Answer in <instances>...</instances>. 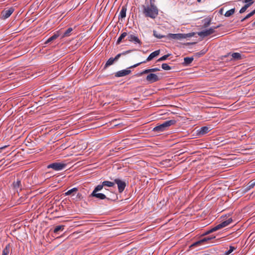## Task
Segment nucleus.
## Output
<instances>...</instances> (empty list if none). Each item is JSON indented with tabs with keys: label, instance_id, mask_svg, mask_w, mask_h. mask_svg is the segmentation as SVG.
I'll return each mask as SVG.
<instances>
[{
	"label": "nucleus",
	"instance_id": "nucleus-17",
	"mask_svg": "<svg viewBox=\"0 0 255 255\" xmlns=\"http://www.w3.org/2000/svg\"><path fill=\"white\" fill-rule=\"evenodd\" d=\"M115 185V181L114 182L109 181H104L102 182L101 184L98 185V186L102 187L103 189L104 186H107L109 187H114Z\"/></svg>",
	"mask_w": 255,
	"mask_h": 255
},
{
	"label": "nucleus",
	"instance_id": "nucleus-24",
	"mask_svg": "<svg viewBox=\"0 0 255 255\" xmlns=\"http://www.w3.org/2000/svg\"><path fill=\"white\" fill-rule=\"evenodd\" d=\"M115 61L113 57L109 58L105 65L104 69H106L109 66L113 64Z\"/></svg>",
	"mask_w": 255,
	"mask_h": 255
},
{
	"label": "nucleus",
	"instance_id": "nucleus-19",
	"mask_svg": "<svg viewBox=\"0 0 255 255\" xmlns=\"http://www.w3.org/2000/svg\"><path fill=\"white\" fill-rule=\"evenodd\" d=\"M209 128L207 127H203L201 128L198 131V134L199 135H203L209 132Z\"/></svg>",
	"mask_w": 255,
	"mask_h": 255
},
{
	"label": "nucleus",
	"instance_id": "nucleus-8",
	"mask_svg": "<svg viewBox=\"0 0 255 255\" xmlns=\"http://www.w3.org/2000/svg\"><path fill=\"white\" fill-rule=\"evenodd\" d=\"M66 166V164L61 162H54L49 164L47 168H52L55 171H60L64 169Z\"/></svg>",
	"mask_w": 255,
	"mask_h": 255
},
{
	"label": "nucleus",
	"instance_id": "nucleus-35",
	"mask_svg": "<svg viewBox=\"0 0 255 255\" xmlns=\"http://www.w3.org/2000/svg\"><path fill=\"white\" fill-rule=\"evenodd\" d=\"M161 67L165 70H170L171 69V67L167 63H163L161 65Z\"/></svg>",
	"mask_w": 255,
	"mask_h": 255
},
{
	"label": "nucleus",
	"instance_id": "nucleus-30",
	"mask_svg": "<svg viewBox=\"0 0 255 255\" xmlns=\"http://www.w3.org/2000/svg\"><path fill=\"white\" fill-rule=\"evenodd\" d=\"M232 56L234 59H235L236 60H239V59H241V55L239 53H237V52L233 53L232 54Z\"/></svg>",
	"mask_w": 255,
	"mask_h": 255
},
{
	"label": "nucleus",
	"instance_id": "nucleus-37",
	"mask_svg": "<svg viewBox=\"0 0 255 255\" xmlns=\"http://www.w3.org/2000/svg\"><path fill=\"white\" fill-rule=\"evenodd\" d=\"M78 190L77 188H73L69 190H68L67 192L65 193L66 195H69L72 194L74 192H76Z\"/></svg>",
	"mask_w": 255,
	"mask_h": 255
},
{
	"label": "nucleus",
	"instance_id": "nucleus-21",
	"mask_svg": "<svg viewBox=\"0 0 255 255\" xmlns=\"http://www.w3.org/2000/svg\"><path fill=\"white\" fill-rule=\"evenodd\" d=\"M128 33L126 32H123L120 37L118 38L116 44L117 45L119 44L122 41L123 39H124L127 36H128Z\"/></svg>",
	"mask_w": 255,
	"mask_h": 255
},
{
	"label": "nucleus",
	"instance_id": "nucleus-10",
	"mask_svg": "<svg viewBox=\"0 0 255 255\" xmlns=\"http://www.w3.org/2000/svg\"><path fill=\"white\" fill-rule=\"evenodd\" d=\"M128 39L129 42H133L134 44H142L141 41L139 40L137 36L133 33H128Z\"/></svg>",
	"mask_w": 255,
	"mask_h": 255
},
{
	"label": "nucleus",
	"instance_id": "nucleus-22",
	"mask_svg": "<svg viewBox=\"0 0 255 255\" xmlns=\"http://www.w3.org/2000/svg\"><path fill=\"white\" fill-rule=\"evenodd\" d=\"M193 57H186L184 58V63L183 64L185 65H189L190 64L192 63V62L193 61Z\"/></svg>",
	"mask_w": 255,
	"mask_h": 255
},
{
	"label": "nucleus",
	"instance_id": "nucleus-32",
	"mask_svg": "<svg viewBox=\"0 0 255 255\" xmlns=\"http://www.w3.org/2000/svg\"><path fill=\"white\" fill-rule=\"evenodd\" d=\"M255 14V9L254 10H253L252 12H251L250 13L247 14L244 18H243L241 20V21H244V20L250 18V17L253 16Z\"/></svg>",
	"mask_w": 255,
	"mask_h": 255
},
{
	"label": "nucleus",
	"instance_id": "nucleus-11",
	"mask_svg": "<svg viewBox=\"0 0 255 255\" xmlns=\"http://www.w3.org/2000/svg\"><path fill=\"white\" fill-rule=\"evenodd\" d=\"M13 11L14 8L13 7H10L7 9H5L3 10L1 12V18L3 19L7 18L10 16Z\"/></svg>",
	"mask_w": 255,
	"mask_h": 255
},
{
	"label": "nucleus",
	"instance_id": "nucleus-5",
	"mask_svg": "<svg viewBox=\"0 0 255 255\" xmlns=\"http://www.w3.org/2000/svg\"><path fill=\"white\" fill-rule=\"evenodd\" d=\"M232 218H229L226 221L223 222L222 223L216 225L214 227L212 228L211 229L207 231L206 234H208L217 231L223 228H224L227 226H228L230 223L232 222Z\"/></svg>",
	"mask_w": 255,
	"mask_h": 255
},
{
	"label": "nucleus",
	"instance_id": "nucleus-38",
	"mask_svg": "<svg viewBox=\"0 0 255 255\" xmlns=\"http://www.w3.org/2000/svg\"><path fill=\"white\" fill-rule=\"evenodd\" d=\"M206 52V51L202 50V51H201L199 52L196 53L195 54V56L198 57H199L201 56H202V55H204L205 54Z\"/></svg>",
	"mask_w": 255,
	"mask_h": 255
},
{
	"label": "nucleus",
	"instance_id": "nucleus-48",
	"mask_svg": "<svg viewBox=\"0 0 255 255\" xmlns=\"http://www.w3.org/2000/svg\"><path fill=\"white\" fill-rule=\"evenodd\" d=\"M203 255H209V254H204Z\"/></svg>",
	"mask_w": 255,
	"mask_h": 255
},
{
	"label": "nucleus",
	"instance_id": "nucleus-28",
	"mask_svg": "<svg viewBox=\"0 0 255 255\" xmlns=\"http://www.w3.org/2000/svg\"><path fill=\"white\" fill-rule=\"evenodd\" d=\"M255 186V178L252 180H251L248 184V186L247 187L248 190H250L253 188Z\"/></svg>",
	"mask_w": 255,
	"mask_h": 255
},
{
	"label": "nucleus",
	"instance_id": "nucleus-43",
	"mask_svg": "<svg viewBox=\"0 0 255 255\" xmlns=\"http://www.w3.org/2000/svg\"><path fill=\"white\" fill-rule=\"evenodd\" d=\"M219 13L221 14H223V8H221L219 10Z\"/></svg>",
	"mask_w": 255,
	"mask_h": 255
},
{
	"label": "nucleus",
	"instance_id": "nucleus-34",
	"mask_svg": "<svg viewBox=\"0 0 255 255\" xmlns=\"http://www.w3.org/2000/svg\"><path fill=\"white\" fill-rule=\"evenodd\" d=\"M129 52H130V51H129V50H128V51H125V52H123V53H122L118 54V55H117L116 56V57H115V58H113V59H114V60H115V61H117V60L119 59V58L121 57V56L122 55H125V54H127V53H129Z\"/></svg>",
	"mask_w": 255,
	"mask_h": 255
},
{
	"label": "nucleus",
	"instance_id": "nucleus-42",
	"mask_svg": "<svg viewBox=\"0 0 255 255\" xmlns=\"http://www.w3.org/2000/svg\"><path fill=\"white\" fill-rule=\"evenodd\" d=\"M7 146L5 145L3 147H0V152H2V149L6 148Z\"/></svg>",
	"mask_w": 255,
	"mask_h": 255
},
{
	"label": "nucleus",
	"instance_id": "nucleus-15",
	"mask_svg": "<svg viewBox=\"0 0 255 255\" xmlns=\"http://www.w3.org/2000/svg\"><path fill=\"white\" fill-rule=\"evenodd\" d=\"M61 33L59 31H56L55 33H54V34L49 37L45 42V44H47L52 41L54 40L56 38H57L59 36H61Z\"/></svg>",
	"mask_w": 255,
	"mask_h": 255
},
{
	"label": "nucleus",
	"instance_id": "nucleus-45",
	"mask_svg": "<svg viewBox=\"0 0 255 255\" xmlns=\"http://www.w3.org/2000/svg\"><path fill=\"white\" fill-rule=\"evenodd\" d=\"M197 1H198V2H200L201 1V0H197Z\"/></svg>",
	"mask_w": 255,
	"mask_h": 255
},
{
	"label": "nucleus",
	"instance_id": "nucleus-26",
	"mask_svg": "<svg viewBox=\"0 0 255 255\" xmlns=\"http://www.w3.org/2000/svg\"><path fill=\"white\" fill-rule=\"evenodd\" d=\"M204 20L205 21L203 25L204 28H206L211 24V19L210 18H206Z\"/></svg>",
	"mask_w": 255,
	"mask_h": 255
},
{
	"label": "nucleus",
	"instance_id": "nucleus-4",
	"mask_svg": "<svg viewBox=\"0 0 255 255\" xmlns=\"http://www.w3.org/2000/svg\"><path fill=\"white\" fill-rule=\"evenodd\" d=\"M102 187L97 185L90 194V197H94L100 200L107 199L109 200L110 199L107 198L104 194L98 193L99 191L102 190Z\"/></svg>",
	"mask_w": 255,
	"mask_h": 255
},
{
	"label": "nucleus",
	"instance_id": "nucleus-3",
	"mask_svg": "<svg viewBox=\"0 0 255 255\" xmlns=\"http://www.w3.org/2000/svg\"><path fill=\"white\" fill-rule=\"evenodd\" d=\"M194 35V32L189 33H177V34H173V33H169L166 37L169 39H173L176 40H181L183 39H185L188 37H191Z\"/></svg>",
	"mask_w": 255,
	"mask_h": 255
},
{
	"label": "nucleus",
	"instance_id": "nucleus-7",
	"mask_svg": "<svg viewBox=\"0 0 255 255\" xmlns=\"http://www.w3.org/2000/svg\"><path fill=\"white\" fill-rule=\"evenodd\" d=\"M160 53V50H156L153 52H152L149 56L148 57H147V58L146 59V60L144 61H142V62H140L139 63H138L136 64H134L132 66H130L128 69H130V68H135V67H136L137 66L140 65L142 63H146L147 61H149L150 60H151L153 58H154V57H155L156 56H158Z\"/></svg>",
	"mask_w": 255,
	"mask_h": 255
},
{
	"label": "nucleus",
	"instance_id": "nucleus-41",
	"mask_svg": "<svg viewBox=\"0 0 255 255\" xmlns=\"http://www.w3.org/2000/svg\"><path fill=\"white\" fill-rule=\"evenodd\" d=\"M244 2L246 3H251V5L254 3V0H245Z\"/></svg>",
	"mask_w": 255,
	"mask_h": 255
},
{
	"label": "nucleus",
	"instance_id": "nucleus-47",
	"mask_svg": "<svg viewBox=\"0 0 255 255\" xmlns=\"http://www.w3.org/2000/svg\"><path fill=\"white\" fill-rule=\"evenodd\" d=\"M80 195H81V194H78V195H77V196H79V197H80Z\"/></svg>",
	"mask_w": 255,
	"mask_h": 255
},
{
	"label": "nucleus",
	"instance_id": "nucleus-1",
	"mask_svg": "<svg viewBox=\"0 0 255 255\" xmlns=\"http://www.w3.org/2000/svg\"><path fill=\"white\" fill-rule=\"evenodd\" d=\"M142 7L143 13L145 17L154 19L158 14V9L153 3L150 2V6H146L142 5Z\"/></svg>",
	"mask_w": 255,
	"mask_h": 255
},
{
	"label": "nucleus",
	"instance_id": "nucleus-18",
	"mask_svg": "<svg viewBox=\"0 0 255 255\" xmlns=\"http://www.w3.org/2000/svg\"><path fill=\"white\" fill-rule=\"evenodd\" d=\"M127 7L124 5L122 7L120 14L119 16V19H123L126 16Z\"/></svg>",
	"mask_w": 255,
	"mask_h": 255
},
{
	"label": "nucleus",
	"instance_id": "nucleus-9",
	"mask_svg": "<svg viewBox=\"0 0 255 255\" xmlns=\"http://www.w3.org/2000/svg\"><path fill=\"white\" fill-rule=\"evenodd\" d=\"M115 184H117L118 191L120 193H122L124 191L127 186V184L125 181L119 178L115 179Z\"/></svg>",
	"mask_w": 255,
	"mask_h": 255
},
{
	"label": "nucleus",
	"instance_id": "nucleus-14",
	"mask_svg": "<svg viewBox=\"0 0 255 255\" xmlns=\"http://www.w3.org/2000/svg\"><path fill=\"white\" fill-rule=\"evenodd\" d=\"M131 73V71L130 70L127 69H124L123 70L119 71L115 73V76L116 77H121L125 76L127 75H129Z\"/></svg>",
	"mask_w": 255,
	"mask_h": 255
},
{
	"label": "nucleus",
	"instance_id": "nucleus-44",
	"mask_svg": "<svg viewBox=\"0 0 255 255\" xmlns=\"http://www.w3.org/2000/svg\"><path fill=\"white\" fill-rule=\"evenodd\" d=\"M117 198H118V197H117V196H116V198H115L114 200V201H115V200H116L117 199Z\"/></svg>",
	"mask_w": 255,
	"mask_h": 255
},
{
	"label": "nucleus",
	"instance_id": "nucleus-6",
	"mask_svg": "<svg viewBox=\"0 0 255 255\" xmlns=\"http://www.w3.org/2000/svg\"><path fill=\"white\" fill-rule=\"evenodd\" d=\"M221 25L220 24L216 26H213L208 29H206V30L198 32V35L199 36L202 37H205L208 36L214 33L215 32V29L221 27Z\"/></svg>",
	"mask_w": 255,
	"mask_h": 255
},
{
	"label": "nucleus",
	"instance_id": "nucleus-46",
	"mask_svg": "<svg viewBox=\"0 0 255 255\" xmlns=\"http://www.w3.org/2000/svg\"><path fill=\"white\" fill-rule=\"evenodd\" d=\"M253 26H255V22H254V23H253Z\"/></svg>",
	"mask_w": 255,
	"mask_h": 255
},
{
	"label": "nucleus",
	"instance_id": "nucleus-20",
	"mask_svg": "<svg viewBox=\"0 0 255 255\" xmlns=\"http://www.w3.org/2000/svg\"><path fill=\"white\" fill-rule=\"evenodd\" d=\"M73 31V28L71 27L68 28L62 34H61V39L65 37H68L71 35V32Z\"/></svg>",
	"mask_w": 255,
	"mask_h": 255
},
{
	"label": "nucleus",
	"instance_id": "nucleus-25",
	"mask_svg": "<svg viewBox=\"0 0 255 255\" xmlns=\"http://www.w3.org/2000/svg\"><path fill=\"white\" fill-rule=\"evenodd\" d=\"M13 186L14 189H17L21 187V181L19 179H17L16 181L13 182Z\"/></svg>",
	"mask_w": 255,
	"mask_h": 255
},
{
	"label": "nucleus",
	"instance_id": "nucleus-39",
	"mask_svg": "<svg viewBox=\"0 0 255 255\" xmlns=\"http://www.w3.org/2000/svg\"><path fill=\"white\" fill-rule=\"evenodd\" d=\"M148 73H150V69H145L144 70H143V71H142L141 72H140L139 74H138V75L139 76H141L143 74H147Z\"/></svg>",
	"mask_w": 255,
	"mask_h": 255
},
{
	"label": "nucleus",
	"instance_id": "nucleus-31",
	"mask_svg": "<svg viewBox=\"0 0 255 255\" xmlns=\"http://www.w3.org/2000/svg\"><path fill=\"white\" fill-rule=\"evenodd\" d=\"M251 6V3H246L240 10V13H242L246 11L247 9Z\"/></svg>",
	"mask_w": 255,
	"mask_h": 255
},
{
	"label": "nucleus",
	"instance_id": "nucleus-2",
	"mask_svg": "<svg viewBox=\"0 0 255 255\" xmlns=\"http://www.w3.org/2000/svg\"><path fill=\"white\" fill-rule=\"evenodd\" d=\"M176 122L175 120H170L169 121H165L163 123L154 128L153 131L158 133L165 131L169 127L175 124Z\"/></svg>",
	"mask_w": 255,
	"mask_h": 255
},
{
	"label": "nucleus",
	"instance_id": "nucleus-27",
	"mask_svg": "<svg viewBox=\"0 0 255 255\" xmlns=\"http://www.w3.org/2000/svg\"><path fill=\"white\" fill-rule=\"evenodd\" d=\"M235 8H232V9L228 10L227 11H226V12L225 13L224 15L226 17H230L232 15H233L235 13Z\"/></svg>",
	"mask_w": 255,
	"mask_h": 255
},
{
	"label": "nucleus",
	"instance_id": "nucleus-40",
	"mask_svg": "<svg viewBox=\"0 0 255 255\" xmlns=\"http://www.w3.org/2000/svg\"><path fill=\"white\" fill-rule=\"evenodd\" d=\"M150 69V72H154L160 71V69L158 68H151V69Z\"/></svg>",
	"mask_w": 255,
	"mask_h": 255
},
{
	"label": "nucleus",
	"instance_id": "nucleus-33",
	"mask_svg": "<svg viewBox=\"0 0 255 255\" xmlns=\"http://www.w3.org/2000/svg\"><path fill=\"white\" fill-rule=\"evenodd\" d=\"M236 249V248L233 246H230L229 250L225 252V255H229L231 254Z\"/></svg>",
	"mask_w": 255,
	"mask_h": 255
},
{
	"label": "nucleus",
	"instance_id": "nucleus-12",
	"mask_svg": "<svg viewBox=\"0 0 255 255\" xmlns=\"http://www.w3.org/2000/svg\"><path fill=\"white\" fill-rule=\"evenodd\" d=\"M215 238V237H214L213 238H204L203 239L194 243L190 246V247H197L198 246L205 245V243L208 242L209 241L211 240L212 239H214Z\"/></svg>",
	"mask_w": 255,
	"mask_h": 255
},
{
	"label": "nucleus",
	"instance_id": "nucleus-16",
	"mask_svg": "<svg viewBox=\"0 0 255 255\" xmlns=\"http://www.w3.org/2000/svg\"><path fill=\"white\" fill-rule=\"evenodd\" d=\"M12 248L10 244H8L2 251V255H8L10 252H12Z\"/></svg>",
	"mask_w": 255,
	"mask_h": 255
},
{
	"label": "nucleus",
	"instance_id": "nucleus-23",
	"mask_svg": "<svg viewBox=\"0 0 255 255\" xmlns=\"http://www.w3.org/2000/svg\"><path fill=\"white\" fill-rule=\"evenodd\" d=\"M64 227H65V226H64V225H59V226H56L54 229V231H53L54 233L58 234L59 232L63 231V230L64 229Z\"/></svg>",
	"mask_w": 255,
	"mask_h": 255
},
{
	"label": "nucleus",
	"instance_id": "nucleus-36",
	"mask_svg": "<svg viewBox=\"0 0 255 255\" xmlns=\"http://www.w3.org/2000/svg\"><path fill=\"white\" fill-rule=\"evenodd\" d=\"M170 55V54H168L167 55H165L163 56H162L161 57H160V58H159L158 60H157V62H160V61H164L165 60H166L167 59V58Z\"/></svg>",
	"mask_w": 255,
	"mask_h": 255
},
{
	"label": "nucleus",
	"instance_id": "nucleus-13",
	"mask_svg": "<svg viewBox=\"0 0 255 255\" xmlns=\"http://www.w3.org/2000/svg\"><path fill=\"white\" fill-rule=\"evenodd\" d=\"M146 80L149 83H152L158 81L159 79L155 74L150 73L146 76Z\"/></svg>",
	"mask_w": 255,
	"mask_h": 255
},
{
	"label": "nucleus",
	"instance_id": "nucleus-29",
	"mask_svg": "<svg viewBox=\"0 0 255 255\" xmlns=\"http://www.w3.org/2000/svg\"><path fill=\"white\" fill-rule=\"evenodd\" d=\"M153 35L154 36V37H155L157 38H159V39H160V38H162L163 37H166V36L161 35L160 33H158L157 31H156L155 30H153Z\"/></svg>",
	"mask_w": 255,
	"mask_h": 255
}]
</instances>
